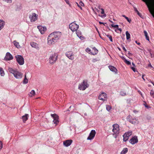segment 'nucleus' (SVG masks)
<instances>
[{"instance_id":"nucleus-1","label":"nucleus","mask_w":154,"mask_h":154,"mask_svg":"<svg viewBox=\"0 0 154 154\" xmlns=\"http://www.w3.org/2000/svg\"><path fill=\"white\" fill-rule=\"evenodd\" d=\"M61 35L60 32H55L50 34L48 38V43L49 45L54 44L59 39Z\"/></svg>"},{"instance_id":"nucleus-2","label":"nucleus","mask_w":154,"mask_h":154,"mask_svg":"<svg viewBox=\"0 0 154 154\" xmlns=\"http://www.w3.org/2000/svg\"><path fill=\"white\" fill-rule=\"evenodd\" d=\"M112 135L116 136L115 138L119 135L120 133V128L119 125L117 124H114L112 125Z\"/></svg>"},{"instance_id":"nucleus-3","label":"nucleus","mask_w":154,"mask_h":154,"mask_svg":"<svg viewBox=\"0 0 154 154\" xmlns=\"http://www.w3.org/2000/svg\"><path fill=\"white\" fill-rule=\"evenodd\" d=\"M127 120L133 124H138L139 121L136 118L132 117L130 115H128L127 117Z\"/></svg>"},{"instance_id":"nucleus-4","label":"nucleus","mask_w":154,"mask_h":154,"mask_svg":"<svg viewBox=\"0 0 154 154\" xmlns=\"http://www.w3.org/2000/svg\"><path fill=\"white\" fill-rule=\"evenodd\" d=\"M152 3L151 4H148L147 6L149 12L154 17V0H152Z\"/></svg>"},{"instance_id":"nucleus-5","label":"nucleus","mask_w":154,"mask_h":154,"mask_svg":"<svg viewBox=\"0 0 154 154\" xmlns=\"http://www.w3.org/2000/svg\"><path fill=\"white\" fill-rule=\"evenodd\" d=\"M88 87L87 81L84 80L79 86V89L80 90H84Z\"/></svg>"},{"instance_id":"nucleus-6","label":"nucleus","mask_w":154,"mask_h":154,"mask_svg":"<svg viewBox=\"0 0 154 154\" xmlns=\"http://www.w3.org/2000/svg\"><path fill=\"white\" fill-rule=\"evenodd\" d=\"M79 27V25L76 24L75 22L71 23L69 25V29L73 32L77 31Z\"/></svg>"},{"instance_id":"nucleus-7","label":"nucleus","mask_w":154,"mask_h":154,"mask_svg":"<svg viewBox=\"0 0 154 154\" xmlns=\"http://www.w3.org/2000/svg\"><path fill=\"white\" fill-rule=\"evenodd\" d=\"M57 55L55 53L51 54L49 58L50 63L51 64H53L57 60Z\"/></svg>"},{"instance_id":"nucleus-8","label":"nucleus","mask_w":154,"mask_h":154,"mask_svg":"<svg viewBox=\"0 0 154 154\" xmlns=\"http://www.w3.org/2000/svg\"><path fill=\"white\" fill-rule=\"evenodd\" d=\"M16 60L20 65H22L24 63V59L23 57L20 55H17L15 57Z\"/></svg>"},{"instance_id":"nucleus-9","label":"nucleus","mask_w":154,"mask_h":154,"mask_svg":"<svg viewBox=\"0 0 154 154\" xmlns=\"http://www.w3.org/2000/svg\"><path fill=\"white\" fill-rule=\"evenodd\" d=\"M66 56L70 60H73L74 59V55L71 51H69L66 53Z\"/></svg>"},{"instance_id":"nucleus-10","label":"nucleus","mask_w":154,"mask_h":154,"mask_svg":"<svg viewBox=\"0 0 154 154\" xmlns=\"http://www.w3.org/2000/svg\"><path fill=\"white\" fill-rule=\"evenodd\" d=\"M38 15L35 13H33L29 15V18L30 22H32L35 21L38 19Z\"/></svg>"},{"instance_id":"nucleus-11","label":"nucleus","mask_w":154,"mask_h":154,"mask_svg":"<svg viewBox=\"0 0 154 154\" xmlns=\"http://www.w3.org/2000/svg\"><path fill=\"white\" fill-rule=\"evenodd\" d=\"M51 116L53 118L54 120L53 122L56 125L57 124L59 123L58 116L56 114H51Z\"/></svg>"},{"instance_id":"nucleus-12","label":"nucleus","mask_w":154,"mask_h":154,"mask_svg":"<svg viewBox=\"0 0 154 154\" xmlns=\"http://www.w3.org/2000/svg\"><path fill=\"white\" fill-rule=\"evenodd\" d=\"M106 98L107 95L104 92L102 93L98 97V99L103 101L105 100Z\"/></svg>"},{"instance_id":"nucleus-13","label":"nucleus","mask_w":154,"mask_h":154,"mask_svg":"<svg viewBox=\"0 0 154 154\" xmlns=\"http://www.w3.org/2000/svg\"><path fill=\"white\" fill-rule=\"evenodd\" d=\"M96 133V131L94 130H91L89 136L88 137L87 139L88 140H91L93 139L95 136Z\"/></svg>"},{"instance_id":"nucleus-14","label":"nucleus","mask_w":154,"mask_h":154,"mask_svg":"<svg viewBox=\"0 0 154 154\" xmlns=\"http://www.w3.org/2000/svg\"><path fill=\"white\" fill-rule=\"evenodd\" d=\"M129 142L132 144H134L138 142V140L137 136H135L133 137L130 140Z\"/></svg>"},{"instance_id":"nucleus-15","label":"nucleus","mask_w":154,"mask_h":154,"mask_svg":"<svg viewBox=\"0 0 154 154\" xmlns=\"http://www.w3.org/2000/svg\"><path fill=\"white\" fill-rule=\"evenodd\" d=\"M14 76L16 79H21L23 76V74L21 72L16 71L14 74Z\"/></svg>"},{"instance_id":"nucleus-16","label":"nucleus","mask_w":154,"mask_h":154,"mask_svg":"<svg viewBox=\"0 0 154 154\" xmlns=\"http://www.w3.org/2000/svg\"><path fill=\"white\" fill-rule=\"evenodd\" d=\"M72 140H66L63 141V145L66 146H68L72 143Z\"/></svg>"},{"instance_id":"nucleus-17","label":"nucleus","mask_w":154,"mask_h":154,"mask_svg":"<svg viewBox=\"0 0 154 154\" xmlns=\"http://www.w3.org/2000/svg\"><path fill=\"white\" fill-rule=\"evenodd\" d=\"M13 58L12 55L9 52H7L5 57V59L6 60H12Z\"/></svg>"},{"instance_id":"nucleus-18","label":"nucleus","mask_w":154,"mask_h":154,"mask_svg":"<svg viewBox=\"0 0 154 154\" xmlns=\"http://www.w3.org/2000/svg\"><path fill=\"white\" fill-rule=\"evenodd\" d=\"M38 29L39 31L42 34H44L45 31L46 30V27H43L42 26H38Z\"/></svg>"},{"instance_id":"nucleus-19","label":"nucleus","mask_w":154,"mask_h":154,"mask_svg":"<svg viewBox=\"0 0 154 154\" xmlns=\"http://www.w3.org/2000/svg\"><path fill=\"white\" fill-rule=\"evenodd\" d=\"M30 45L32 48H35L37 50H39V49L38 45L35 42H32L30 43Z\"/></svg>"},{"instance_id":"nucleus-20","label":"nucleus","mask_w":154,"mask_h":154,"mask_svg":"<svg viewBox=\"0 0 154 154\" xmlns=\"http://www.w3.org/2000/svg\"><path fill=\"white\" fill-rule=\"evenodd\" d=\"M98 50L95 47H94L93 48L91 49V54L95 55L98 53Z\"/></svg>"},{"instance_id":"nucleus-21","label":"nucleus","mask_w":154,"mask_h":154,"mask_svg":"<svg viewBox=\"0 0 154 154\" xmlns=\"http://www.w3.org/2000/svg\"><path fill=\"white\" fill-rule=\"evenodd\" d=\"M28 117L29 115L27 114H26L22 117V119L23 122L25 123L28 119Z\"/></svg>"},{"instance_id":"nucleus-22","label":"nucleus","mask_w":154,"mask_h":154,"mask_svg":"<svg viewBox=\"0 0 154 154\" xmlns=\"http://www.w3.org/2000/svg\"><path fill=\"white\" fill-rule=\"evenodd\" d=\"M109 68L111 71L114 72L116 73H117V70L114 66H109Z\"/></svg>"},{"instance_id":"nucleus-23","label":"nucleus","mask_w":154,"mask_h":154,"mask_svg":"<svg viewBox=\"0 0 154 154\" xmlns=\"http://www.w3.org/2000/svg\"><path fill=\"white\" fill-rule=\"evenodd\" d=\"M101 14H103V15H100V14H99L98 16L99 17H101L102 18L105 17L106 16V15L104 13V9L103 8H101Z\"/></svg>"},{"instance_id":"nucleus-24","label":"nucleus","mask_w":154,"mask_h":154,"mask_svg":"<svg viewBox=\"0 0 154 154\" xmlns=\"http://www.w3.org/2000/svg\"><path fill=\"white\" fill-rule=\"evenodd\" d=\"M4 25V22L3 20H0V30L3 28Z\"/></svg>"},{"instance_id":"nucleus-25","label":"nucleus","mask_w":154,"mask_h":154,"mask_svg":"<svg viewBox=\"0 0 154 154\" xmlns=\"http://www.w3.org/2000/svg\"><path fill=\"white\" fill-rule=\"evenodd\" d=\"M128 151V149L127 148H125L123 149L122 150L121 152V154H126Z\"/></svg>"},{"instance_id":"nucleus-26","label":"nucleus","mask_w":154,"mask_h":154,"mask_svg":"<svg viewBox=\"0 0 154 154\" xmlns=\"http://www.w3.org/2000/svg\"><path fill=\"white\" fill-rule=\"evenodd\" d=\"M14 45L18 48H20V46L19 45V42H17L16 41H14L13 42Z\"/></svg>"},{"instance_id":"nucleus-27","label":"nucleus","mask_w":154,"mask_h":154,"mask_svg":"<svg viewBox=\"0 0 154 154\" xmlns=\"http://www.w3.org/2000/svg\"><path fill=\"white\" fill-rule=\"evenodd\" d=\"M143 33L145 36L146 37V39L148 41H149V37L148 35V34L146 30H144L143 31Z\"/></svg>"},{"instance_id":"nucleus-28","label":"nucleus","mask_w":154,"mask_h":154,"mask_svg":"<svg viewBox=\"0 0 154 154\" xmlns=\"http://www.w3.org/2000/svg\"><path fill=\"white\" fill-rule=\"evenodd\" d=\"M123 140L125 142L128 140V137L127 136V135L125 134L123 135Z\"/></svg>"},{"instance_id":"nucleus-29","label":"nucleus","mask_w":154,"mask_h":154,"mask_svg":"<svg viewBox=\"0 0 154 154\" xmlns=\"http://www.w3.org/2000/svg\"><path fill=\"white\" fill-rule=\"evenodd\" d=\"M28 80L26 78V75L25 74L24 76V78L23 81V83L24 84H26L28 82Z\"/></svg>"},{"instance_id":"nucleus-30","label":"nucleus","mask_w":154,"mask_h":154,"mask_svg":"<svg viewBox=\"0 0 154 154\" xmlns=\"http://www.w3.org/2000/svg\"><path fill=\"white\" fill-rule=\"evenodd\" d=\"M144 2H145L146 3V4L147 5L148 4H152V0H142Z\"/></svg>"},{"instance_id":"nucleus-31","label":"nucleus","mask_w":154,"mask_h":154,"mask_svg":"<svg viewBox=\"0 0 154 154\" xmlns=\"http://www.w3.org/2000/svg\"><path fill=\"white\" fill-rule=\"evenodd\" d=\"M9 71L11 73H12L13 75L15 73V72H16L17 70H15L11 68H9L8 69Z\"/></svg>"},{"instance_id":"nucleus-32","label":"nucleus","mask_w":154,"mask_h":154,"mask_svg":"<svg viewBox=\"0 0 154 154\" xmlns=\"http://www.w3.org/2000/svg\"><path fill=\"white\" fill-rule=\"evenodd\" d=\"M126 38L127 40L129 39L130 37V35L128 31H126Z\"/></svg>"},{"instance_id":"nucleus-33","label":"nucleus","mask_w":154,"mask_h":154,"mask_svg":"<svg viewBox=\"0 0 154 154\" xmlns=\"http://www.w3.org/2000/svg\"><path fill=\"white\" fill-rule=\"evenodd\" d=\"M122 16L125 17L127 20V21L128 22L130 23H131V20L129 19L125 15H122Z\"/></svg>"},{"instance_id":"nucleus-34","label":"nucleus","mask_w":154,"mask_h":154,"mask_svg":"<svg viewBox=\"0 0 154 154\" xmlns=\"http://www.w3.org/2000/svg\"><path fill=\"white\" fill-rule=\"evenodd\" d=\"M30 96L32 97L34 96L35 94V92L34 90H32L30 92Z\"/></svg>"},{"instance_id":"nucleus-35","label":"nucleus","mask_w":154,"mask_h":154,"mask_svg":"<svg viewBox=\"0 0 154 154\" xmlns=\"http://www.w3.org/2000/svg\"><path fill=\"white\" fill-rule=\"evenodd\" d=\"M0 74L1 76H3L5 75L4 71L2 69V68H1L0 70Z\"/></svg>"},{"instance_id":"nucleus-36","label":"nucleus","mask_w":154,"mask_h":154,"mask_svg":"<svg viewBox=\"0 0 154 154\" xmlns=\"http://www.w3.org/2000/svg\"><path fill=\"white\" fill-rule=\"evenodd\" d=\"M106 35L107 37H108L109 39L110 40L111 42H113L112 37L111 35L108 34Z\"/></svg>"},{"instance_id":"nucleus-37","label":"nucleus","mask_w":154,"mask_h":154,"mask_svg":"<svg viewBox=\"0 0 154 154\" xmlns=\"http://www.w3.org/2000/svg\"><path fill=\"white\" fill-rule=\"evenodd\" d=\"M76 31V34H77V36L78 37H79V38H81V34L80 32L79 31Z\"/></svg>"},{"instance_id":"nucleus-38","label":"nucleus","mask_w":154,"mask_h":154,"mask_svg":"<svg viewBox=\"0 0 154 154\" xmlns=\"http://www.w3.org/2000/svg\"><path fill=\"white\" fill-rule=\"evenodd\" d=\"M150 96L154 98V91L152 90H151L150 91Z\"/></svg>"},{"instance_id":"nucleus-39","label":"nucleus","mask_w":154,"mask_h":154,"mask_svg":"<svg viewBox=\"0 0 154 154\" xmlns=\"http://www.w3.org/2000/svg\"><path fill=\"white\" fill-rule=\"evenodd\" d=\"M132 132L131 131H128L127 133H126L125 134L127 135V136L128 137L130 136L132 134Z\"/></svg>"},{"instance_id":"nucleus-40","label":"nucleus","mask_w":154,"mask_h":154,"mask_svg":"<svg viewBox=\"0 0 154 154\" xmlns=\"http://www.w3.org/2000/svg\"><path fill=\"white\" fill-rule=\"evenodd\" d=\"M85 51L86 52H88L89 54H91V50L90 49L88 48H87L86 49Z\"/></svg>"},{"instance_id":"nucleus-41","label":"nucleus","mask_w":154,"mask_h":154,"mask_svg":"<svg viewBox=\"0 0 154 154\" xmlns=\"http://www.w3.org/2000/svg\"><path fill=\"white\" fill-rule=\"evenodd\" d=\"M124 61L128 65H130L131 64V62L127 60L125 58L124 59Z\"/></svg>"},{"instance_id":"nucleus-42","label":"nucleus","mask_w":154,"mask_h":154,"mask_svg":"<svg viewBox=\"0 0 154 154\" xmlns=\"http://www.w3.org/2000/svg\"><path fill=\"white\" fill-rule=\"evenodd\" d=\"M111 109V107L110 106H109V105H107L106 106V109L108 111H109Z\"/></svg>"},{"instance_id":"nucleus-43","label":"nucleus","mask_w":154,"mask_h":154,"mask_svg":"<svg viewBox=\"0 0 154 154\" xmlns=\"http://www.w3.org/2000/svg\"><path fill=\"white\" fill-rule=\"evenodd\" d=\"M111 26L112 27L117 28L119 27V26L117 25H114V24H112L111 25Z\"/></svg>"},{"instance_id":"nucleus-44","label":"nucleus","mask_w":154,"mask_h":154,"mask_svg":"<svg viewBox=\"0 0 154 154\" xmlns=\"http://www.w3.org/2000/svg\"><path fill=\"white\" fill-rule=\"evenodd\" d=\"M64 1L68 5L70 6H71V5L69 3V0H64Z\"/></svg>"},{"instance_id":"nucleus-45","label":"nucleus","mask_w":154,"mask_h":154,"mask_svg":"<svg viewBox=\"0 0 154 154\" xmlns=\"http://www.w3.org/2000/svg\"><path fill=\"white\" fill-rule=\"evenodd\" d=\"M3 147V144L1 141H0V149H2Z\"/></svg>"},{"instance_id":"nucleus-46","label":"nucleus","mask_w":154,"mask_h":154,"mask_svg":"<svg viewBox=\"0 0 154 154\" xmlns=\"http://www.w3.org/2000/svg\"><path fill=\"white\" fill-rule=\"evenodd\" d=\"M138 92L141 95V96L143 98V96L141 92L140 91L138 90Z\"/></svg>"},{"instance_id":"nucleus-47","label":"nucleus","mask_w":154,"mask_h":154,"mask_svg":"<svg viewBox=\"0 0 154 154\" xmlns=\"http://www.w3.org/2000/svg\"><path fill=\"white\" fill-rule=\"evenodd\" d=\"M79 4L82 6H83L84 5V4L82 1H81L80 2Z\"/></svg>"},{"instance_id":"nucleus-48","label":"nucleus","mask_w":154,"mask_h":154,"mask_svg":"<svg viewBox=\"0 0 154 154\" xmlns=\"http://www.w3.org/2000/svg\"><path fill=\"white\" fill-rule=\"evenodd\" d=\"M4 1L6 2H11V0H3Z\"/></svg>"},{"instance_id":"nucleus-49","label":"nucleus","mask_w":154,"mask_h":154,"mask_svg":"<svg viewBox=\"0 0 154 154\" xmlns=\"http://www.w3.org/2000/svg\"><path fill=\"white\" fill-rule=\"evenodd\" d=\"M122 48L123 50L125 52H126L127 51V50H126V49H125V48L124 46H122Z\"/></svg>"},{"instance_id":"nucleus-50","label":"nucleus","mask_w":154,"mask_h":154,"mask_svg":"<svg viewBox=\"0 0 154 154\" xmlns=\"http://www.w3.org/2000/svg\"><path fill=\"white\" fill-rule=\"evenodd\" d=\"M137 13L139 16L140 17H141L142 14H140L138 11L137 12Z\"/></svg>"},{"instance_id":"nucleus-51","label":"nucleus","mask_w":154,"mask_h":154,"mask_svg":"<svg viewBox=\"0 0 154 154\" xmlns=\"http://www.w3.org/2000/svg\"><path fill=\"white\" fill-rule=\"evenodd\" d=\"M144 102L145 103V104H144V105H145V107H146L148 108V105L146 104V102L145 101H144Z\"/></svg>"},{"instance_id":"nucleus-52","label":"nucleus","mask_w":154,"mask_h":154,"mask_svg":"<svg viewBox=\"0 0 154 154\" xmlns=\"http://www.w3.org/2000/svg\"><path fill=\"white\" fill-rule=\"evenodd\" d=\"M131 69L134 72H135V68H134V67H132Z\"/></svg>"},{"instance_id":"nucleus-53","label":"nucleus","mask_w":154,"mask_h":154,"mask_svg":"<svg viewBox=\"0 0 154 154\" xmlns=\"http://www.w3.org/2000/svg\"><path fill=\"white\" fill-rule=\"evenodd\" d=\"M135 42L136 43H137L138 45H140V42H138L137 41H136Z\"/></svg>"},{"instance_id":"nucleus-54","label":"nucleus","mask_w":154,"mask_h":154,"mask_svg":"<svg viewBox=\"0 0 154 154\" xmlns=\"http://www.w3.org/2000/svg\"><path fill=\"white\" fill-rule=\"evenodd\" d=\"M134 8V11H135V12H138V11L136 8Z\"/></svg>"},{"instance_id":"nucleus-55","label":"nucleus","mask_w":154,"mask_h":154,"mask_svg":"<svg viewBox=\"0 0 154 154\" xmlns=\"http://www.w3.org/2000/svg\"><path fill=\"white\" fill-rule=\"evenodd\" d=\"M118 29L121 32L122 31V29L120 28H118Z\"/></svg>"},{"instance_id":"nucleus-56","label":"nucleus","mask_w":154,"mask_h":154,"mask_svg":"<svg viewBox=\"0 0 154 154\" xmlns=\"http://www.w3.org/2000/svg\"><path fill=\"white\" fill-rule=\"evenodd\" d=\"M98 8L99 9H101V8H100V5H99L97 6Z\"/></svg>"},{"instance_id":"nucleus-57","label":"nucleus","mask_w":154,"mask_h":154,"mask_svg":"<svg viewBox=\"0 0 154 154\" xmlns=\"http://www.w3.org/2000/svg\"><path fill=\"white\" fill-rule=\"evenodd\" d=\"M99 23L100 24H103V23L102 22H100V21L99 22Z\"/></svg>"},{"instance_id":"nucleus-58","label":"nucleus","mask_w":154,"mask_h":154,"mask_svg":"<svg viewBox=\"0 0 154 154\" xmlns=\"http://www.w3.org/2000/svg\"><path fill=\"white\" fill-rule=\"evenodd\" d=\"M143 76H144V75H142V79L144 80H145V79H144V78H143Z\"/></svg>"},{"instance_id":"nucleus-59","label":"nucleus","mask_w":154,"mask_h":154,"mask_svg":"<svg viewBox=\"0 0 154 154\" xmlns=\"http://www.w3.org/2000/svg\"><path fill=\"white\" fill-rule=\"evenodd\" d=\"M149 66H150V67H152V65H151V64H150H150H149Z\"/></svg>"},{"instance_id":"nucleus-60","label":"nucleus","mask_w":154,"mask_h":154,"mask_svg":"<svg viewBox=\"0 0 154 154\" xmlns=\"http://www.w3.org/2000/svg\"><path fill=\"white\" fill-rule=\"evenodd\" d=\"M97 11L98 12H99L100 11L99 10H98L97 9Z\"/></svg>"},{"instance_id":"nucleus-61","label":"nucleus","mask_w":154,"mask_h":154,"mask_svg":"<svg viewBox=\"0 0 154 154\" xmlns=\"http://www.w3.org/2000/svg\"><path fill=\"white\" fill-rule=\"evenodd\" d=\"M132 64L134 66H135V64L133 63H132Z\"/></svg>"},{"instance_id":"nucleus-62","label":"nucleus","mask_w":154,"mask_h":154,"mask_svg":"<svg viewBox=\"0 0 154 154\" xmlns=\"http://www.w3.org/2000/svg\"><path fill=\"white\" fill-rule=\"evenodd\" d=\"M77 5L78 7H79V6H80V5L78 4L77 3Z\"/></svg>"},{"instance_id":"nucleus-63","label":"nucleus","mask_w":154,"mask_h":154,"mask_svg":"<svg viewBox=\"0 0 154 154\" xmlns=\"http://www.w3.org/2000/svg\"><path fill=\"white\" fill-rule=\"evenodd\" d=\"M110 21L111 23H113V22L112 21Z\"/></svg>"},{"instance_id":"nucleus-64","label":"nucleus","mask_w":154,"mask_h":154,"mask_svg":"<svg viewBox=\"0 0 154 154\" xmlns=\"http://www.w3.org/2000/svg\"><path fill=\"white\" fill-rule=\"evenodd\" d=\"M79 8H80L81 9H82V7L81 6V7H80Z\"/></svg>"}]
</instances>
